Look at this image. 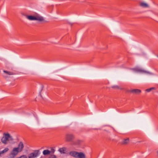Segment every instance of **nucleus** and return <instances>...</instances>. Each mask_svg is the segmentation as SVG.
Wrapping results in <instances>:
<instances>
[{
  "mask_svg": "<svg viewBox=\"0 0 158 158\" xmlns=\"http://www.w3.org/2000/svg\"><path fill=\"white\" fill-rule=\"evenodd\" d=\"M14 139L8 133H4L1 139V142L4 144H7L9 142H13Z\"/></svg>",
  "mask_w": 158,
  "mask_h": 158,
  "instance_id": "1",
  "label": "nucleus"
},
{
  "mask_svg": "<svg viewBox=\"0 0 158 158\" xmlns=\"http://www.w3.org/2000/svg\"><path fill=\"white\" fill-rule=\"evenodd\" d=\"M26 17L29 20H37L40 22L44 20L43 17L38 14L34 15H26Z\"/></svg>",
  "mask_w": 158,
  "mask_h": 158,
  "instance_id": "2",
  "label": "nucleus"
},
{
  "mask_svg": "<svg viewBox=\"0 0 158 158\" xmlns=\"http://www.w3.org/2000/svg\"><path fill=\"white\" fill-rule=\"evenodd\" d=\"M69 155L75 158H86L85 154L81 152L72 151L69 152Z\"/></svg>",
  "mask_w": 158,
  "mask_h": 158,
  "instance_id": "3",
  "label": "nucleus"
},
{
  "mask_svg": "<svg viewBox=\"0 0 158 158\" xmlns=\"http://www.w3.org/2000/svg\"><path fill=\"white\" fill-rule=\"evenodd\" d=\"M19 152H20L16 148H14L10 153V158H14Z\"/></svg>",
  "mask_w": 158,
  "mask_h": 158,
  "instance_id": "4",
  "label": "nucleus"
},
{
  "mask_svg": "<svg viewBox=\"0 0 158 158\" xmlns=\"http://www.w3.org/2000/svg\"><path fill=\"white\" fill-rule=\"evenodd\" d=\"M38 152L37 151H35L29 154L28 155V158H35L38 156Z\"/></svg>",
  "mask_w": 158,
  "mask_h": 158,
  "instance_id": "5",
  "label": "nucleus"
},
{
  "mask_svg": "<svg viewBox=\"0 0 158 158\" xmlns=\"http://www.w3.org/2000/svg\"><path fill=\"white\" fill-rule=\"evenodd\" d=\"M129 92L133 94H139L141 93V91L137 89H131L129 90Z\"/></svg>",
  "mask_w": 158,
  "mask_h": 158,
  "instance_id": "6",
  "label": "nucleus"
},
{
  "mask_svg": "<svg viewBox=\"0 0 158 158\" xmlns=\"http://www.w3.org/2000/svg\"><path fill=\"white\" fill-rule=\"evenodd\" d=\"M74 138V136L72 134H68L66 136V140L67 141H70Z\"/></svg>",
  "mask_w": 158,
  "mask_h": 158,
  "instance_id": "7",
  "label": "nucleus"
},
{
  "mask_svg": "<svg viewBox=\"0 0 158 158\" xmlns=\"http://www.w3.org/2000/svg\"><path fill=\"white\" fill-rule=\"evenodd\" d=\"M23 144L22 142H20L18 145V147L16 148L20 152H21L23 150Z\"/></svg>",
  "mask_w": 158,
  "mask_h": 158,
  "instance_id": "8",
  "label": "nucleus"
},
{
  "mask_svg": "<svg viewBox=\"0 0 158 158\" xmlns=\"http://www.w3.org/2000/svg\"><path fill=\"white\" fill-rule=\"evenodd\" d=\"M139 5L142 7L146 8L148 7V5L147 3L144 2L140 3Z\"/></svg>",
  "mask_w": 158,
  "mask_h": 158,
  "instance_id": "9",
  "label": "nucleus"
},
{
  "mask_svg": "<svg viewBox=\"0 0 158 158\" xmlns=\"http://www.w3.org/2000/svg\"><path fill=\"white\" fill-rule=\"evenodd\" d=\"M59 151L61 153H65L66 152V148H61L59 149Z\"/></svg>",
  "mask_w": 158,
  "mask_h": 158,
  "instance_id": "10",
  "label": "nucleus"
},
{
  "mask_svg": "<svg viewBox=\"0 0 158 158\" xmlns=\"http://www.w3.org/2000/svg\"><path fill=\"white\" fill-rule=\"evenodd\" d=\"M9 150V148H5L3 150L0 151V156H1L2 155L7 152Z\"/></svg>",
  "mask_w": 158,
  "mask_h": 158,
  "instance_id": "11",
  "label": "nucleus"
},
{
  "mask_svg": "<svg viewBox=\"0 0 158 158\" xmlns=\"http://www.w3.org/2000/svg\"><path fill=\"white\" fill-rule=\"evenodd\" d=\"M51 152L48 150H44L43 152V153L44 155H48Z\"/></svg>",
  "mask_w": 158,
  "mask_h": 158,
  "instance_id": "12",
  "label": "nucleus"
},
{
  "mask_svg": "<svg viewBox=\"0 0 158 158\" xmlns=\"http://www.w3.org/2000/svg\"><path fill=\"white\" fill-rule=\"evenodd\" d=\"M129 141V139L127 138L123 140V144H126L128 143Z\"/></svg>",
  "mask_w": 158,
  "mask_h": 158,
  "instance_id": "13",
  "label": "nucleus"
},
{
  "mask_svg": "<svg viewBox=\"0 0 158 158\" xmlns=\"http://www.w3.org/2000/svg\"><path fill=\"white\" fill-rule=\"evenodd\" d=\"M3 72L5 73L6 74L10 75H13L14 74V73H12V72H10V71H8L4 70L3 71Z\"/></svg>",
  "mask_w": 158,
  "mask_h": 158,
  "instance_id": "14",
  "label": "nucleus"
},
{
  "mask_svg": "<svg viewBox=\"0 0 158 158\" xmlns=\"http://www.w3.org/2000/svg\"><path fill=\"white\" fill-rule=\"evenodd\" d=\"M135 70L136 71L138 72H144V71L143 70L139 68H136L135 69Z\"/></svg>",
  "mask_w": 158,
  "mask_h": 158,
  "instance_id": "15",
  "label": "nucleus"
},
{
  "mask_svg": "<svg viewBox=\"0 0 158 158\" xmlns=\"http://www.w3.org/2000/svg\"><path fill=\"white\" fill-rule=\"evenodd\" d=\"M48 158H56V156L54 155H50Z\"/></svg>",
  "mask_w": 158,
  "mask_h": 158,
  "instance_id": "16",
  "label": "nucleus"
},
{
  "mask_svg": "<svg viewBox=\"0 0 158 158\" xmlns=\"http://www.w3.org/2000/svg\"><path fill=\"white\" fill-rule=\"evenodd\" d=\"M19 158H27V156L25 155H23L19 157Z\"/></svg>",
  "mask_w": 158,
  "mask_h": 158,
  "instance_id": "17",
  "label": "nucleus"
},
{
  "mask_svg": "<svg viewBox=\"0 0 158 158\" xmlns=\"http://www.w3.org/2000/svg\"><path fill=\"white\" fill-rule=\"evenodd\" d=\"M152 89V88H150V89H147L146 90V91H147V92H150V91Z\"/></svg>",
  "mask_w": 158,
  "mask_h": 158,
  "instance_id": "18",
  "label": "nucleus"
},
{
  "mask_svg": "<svg viewBox=\"0 0 158 158\" xmlns=\"http://www.w3.org/2000/svg\"><path fill=\"white\" fill-rule=\"evenodd\" d=\"M54 152V150L53 149V150L52 151V152L53 153Z\"/></svg>",
  "mask_w": 158,
  "mask_h": 158,
  "instance_id": "19",
  "label": "nucleus"
},
{
  "mask_svg": "<svg viewBox=\"0 0 158 158\" xmlns=\"http://www.w3.org/2000/svg\"><path fill=\"white\" fill-rule=\"evenodd\" d=\"M157 156L158 157V150L157 152Z\"/></svg>",
  "mask_w": 158,
  "mask_h": 158,
  "instance_id": "20",
  "label": "nucleus"
},
{
  "mask_svg": "<svg viewBox=\"0 0 158 158\" xmlns=\"http://www.w3.org/2000/svg\"><path fill=\"white\" fill-rule=\"evenodd\" d=\"M157 56V57H158V56Z\"/></svg>",
  "mask_w": 158,
  "mask_h": 158,
  "instance_id": "21",
  "label": "nucleus"
}]
</instances>
